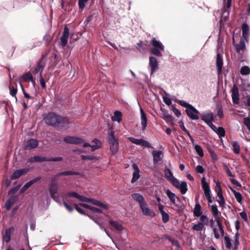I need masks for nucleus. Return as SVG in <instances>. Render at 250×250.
I'll list each match as a JSON object with an SVG mask.
<instances>
[{
	"label": "nucleus",
	"instance_id": "nucleus-56",
	"mask_svg": "<svg viewBox=\"0 0 250 250\" xmlns=\"http://www.w3.org/2000/svg\"><path fill=\"white\" fill-rule=\"evenodd\" d=\"M20 176L21 175L19 173V171H18V170H16L11 175L10 178L11 180H14L19 178Z\"/></svg>",
	"mask_w": 250,
	"mask_h": 250
},
{
	"label": "nucleus",
	"instance_id": "nucleus-41",
	"mask_svg": "<svg viewBox=\"0 0 250 250\" xmlns=\"http://www.w3.org/2000/svg\"><path fill=\"white\" fill-rule=\"evenodd\" d=\"M215 132L218 135L219 138L220 139L225 136V130L223 127H218Z\"/></svg>",
	"mask_w": 250,
	"mask_h": 250
},
{
	"label": "nucleus",
	"instance_id": "nucleus-13",
	"mask_svg": "<svg viewBox=\"0 0 250 250\" xmlns=\"http://www.w3.org/2000/svg\"><path fill=\"white\" fill-rule=\"evenodd\" d=\"M69 35V29L67 26H65L64 27L63 32L62 33V35L61 37V44L62 47H65L67 44L68 42V39Z\"/></svg>",
	"mask_w": 250,
	"mask_h": 250
},
{
	"label": "nucleus",
	"instance_id": "nucleus-49",
	"mask_svg": "<svg viewBox=\"0 0 250 250\" xmlns=\"http://www.w3.org/2000/svg\"><path fill=\"white\" fill-rule=\"evenodd\" d=\"M127 139L129 140L131 143L137 145H140L141 144V139H136L132 137H129L127 138Z\"/></svg>",
	"mask_w": 250,
	"mask_h": 250
},
{
	"label": "nucleus",
	"instance_id": "nucleus-23",
	"mask_svg": "<svg viewBox=\"0 0 250 250\" xmlns=\"http://www.w3.org/2000/svg\"><path fill=\"white\" fill-rule=\"evenodd\" d=\"M140 113H141V125L142 126V130H145L147 124V119L146 117V115L142 109V108H140Z\"/></svg>",
	"mask_w": 250,
	"mask_h": 250
},
{
	"label": "nucleus",
	"instance_id": "nucleus-39",
	"mask_svg": "<svg viewBox=\"0 0 250 250\" xmlns=\"http://www.w3.org/2000/svg\"><path fill=\"white\" fill-rule=\"evenodd\" d=\"M166 238L168 240L172 245L175 246L177 248H181V245L178 240H175L172 238L170 235H165Z\"/></svg>",
	"mask_w": 250,
	"mask_h": 250
},
{
	"label": "nucleus",
	"instance_id": "nucleus-6",
	"mask_svg": "<svg viewBox=\"0 0 250 250\" xmlns=\"http://www.w3.org/2000/svg\"><path fill=\"white\" fill-rule=\"evenodd\" d=\"M59 115L54 112H49L44 117V120L47 125L55 128Z\"/></svg>",
	"mask_w": 250,
	"mask_h": 250
},
{
	"label": "nucleus",
	"instance_id": "nucleus-46",
	"mask_svg": "<svg viewBox=\"0 0 250 250\" xmlns=\"http://www.w3.org/2000/svg\"><path fill=\"white\" fill-rule=\"evenodd\" d=\"M140 171H134L133 173L132 178L131 179V183L136 182L140 178Z\"/></svg>",
	"mask_w": 250,
	"mask_h": 250
},
{
	"label": "nucleus",
	"instance_id": "nucleus-59",
	"mask_svg": "<svg viewBox=\"0 0 250 250\" xmlns=\"http://www.w3.org/2000/svg\"><path fill=\"white\" fill-rule=\"evenodd\" d=\"M172 110L177 117H179L181 115V113L176 107L173 105L172 106Z\"/></svg>",
	"mask_w": 250,
	"mask_h": 250
},
{
	"label": "nucleus",
	"instance_id": "nucleus-44",
	"mask_svg": "<svg viewBox=\"0 0 250 250\" xmlns=\"http://www.w3.org/2000/svg\"><path fill=\"white\" fill-rule=\"evenodd\" d=\"M211 210L213 216L216 217L218 215L219 212L216 205H212L211 206ZM220 213H221V212H220Z\"/></svg>",
	"mask_w": 250,
	"mask_h": 250
},
{
	"label": "nucleus",
	"instance_id": "nucleus-48",
	"mask_svg": "<svg viewBox=\"0 0 250 250\" xmlns=\"http://www.w3.org/2000/svg\"><path fill=\"white\" fill-rule=\"evenodd\" d=\"M74 208L76 209V210L80 214L85 216H88L90 218H91V216L85 213L84 211L82 208H81L77 204H75Z\"/></svg>",
	"mask_w": 250,
	"mask_h": 250
},
{
	"label": "nucleus",
	"instance_id": "nucleus-2",
	"mask_svg": "<svg viewBox=\"0 0 250 250\" xmlns=\"http://www.w3.org/2000/svg\"><path fill=\"white\" fill-rule=\"evenodd\" d=\"M107 141L111 154L115 155L118 153L119 150V142L118 138L116 137L115 132L111 127L108 130Z\"/></svg>",
	"mask_w": 250,
	"mask_h": 250
},
{
	"label": "nucleus",
	"instance_id": "nucleus-53",
	"mask_svg": "<svg viewBox=\"0 0 250 250\" xmlns=\"http://www.w3.org/2000/svg\"><path fill=\"white\" fill-rule=\"evenodd\" d=\"M234 195L237 201L239 203L241 204L242 202L243 197H242V194L240 193V192H235V194Z\"/></svg>",
	"mask_w": 250,
	"mask_h": 250
},
{
	"label": "nucleus",
	"instance_id": "nucleus-18",
	"mask_svg": "<svg viewBox=\"0 0 250 250\" xmlns=\"http://www.w3.org/2000/svg\"><path fill=\"white\" fill-rule=\"evenodd\" d=\"M163 152L161 150H153L152 154L153 156V160L154 164H157L162 161L161 155Z\"/></svg>",
	"mask_w": 250,
	"mask_h": 250
},
{
	"label": "nucleus",
	"instance_id": "nucleus-36",
	"mask_svg": "<svg viewBox=\"0 0 250 250\" xmlns=\"http://www.w3.org/2000/svg\"><path fill=\"white\" fill-rule=\"evenodd\" d=\"M22 79L25 81H26L27 80L30 81L32 84L35 85V81L34 79L33 76L30 74V73L27 72L25 73L22 75Z\"/></svg>",
	"mask_w": 250,
	"mask_h": 250
},
{
	"label": "nucleus",
	"instance_id": "nucleus-58",
	"mask_svg": "<svg viewBox=\"0 0 250 250\" xmlns=\"http://www.w3.org/2000/svg\"><path fill=\"white\" fill-rule=\"evenodd\" d=\"M10 89V94L12 97H15L16 101H17V99L16 97V94L17 93V89L16 88H11V87H9Z\"/></svg>",
	"mask_w": 250,
	"mask_h": 250
},
{
	"label": "nucleus",
	"instance_id": "nucleus-50",
	"mask_svg": "<svg viewBox=\"0 0 250 250\" xmlns=\"http://www.w3.org/2000/svg\"><path fill=\"white\" fill-rule=\"evenodd\" d=\"M20 187V185H19L15 187L12 188L10 190H9L8 192V194L9 195H12L15 194L17 191L19 190Z\"/></svg>",
	"mask_w": 250,
	"mask_h": 250
},
{
	"label": "nucleus",
	"instance_id": "nucleus-38",
	"mask_svg": "<svg viewBox=\"0 0 250 250\" xmlns=\"http://www.w3.org/2000/svg\"><path fill=\"white\" fill-rule=\"evenodd\" d=\"M232 146L233 147V151L236 154H238L240 151V146L239 144L236 141L232 142Z\"/></svg>",
	"mask_w": 250,
	"mask_h": 250
},
{
	"label": "nucleus",
	"instance_id": "nucleus-1",
	"mask_svg": "<svg viewBox=\"0 0 250 250\" xmlns=\"http://www.w3.org/2000/svg\"><path fill=\"white\" fill-rule=\"evenodd\" d=\"M164 171L165 177L167 179L171 182L175 188L179 189L182 194H186L188 189L187 182L183 181L180 183L179 180L173 176L172 171L167 166L165 167Z\"/></svg>",
	"mask_w": 250,
	"mask_h": 250
},
{
	"label": "nucleus",
	"instance_id": "nucleus-27",
	"mask_svg": "<svg viewBox=\"0 0 250 250\" xmlns=\"http://www.w3.org/2000/svg\"><path fill=\"white\" fill-rule=\"evenodd\" d=\"M224 244L225 247V250H231L233 245H232L231 240L226 233V235L224 237Z\"/></svg>",
	"mask_w": 250,
	"mask_h": 250
},
{
	"label": "nucleus",
	"instance_id": "nucleus-61",
	"mask_svg": "<svg viewBox=\"0 0 250 250\" xmlns=\"http://www.w3.org/2000/svg\"><path fill=\"white\" fill-rule=\"evenodd\" d=\"M223 167H224V168L226 172V173L227 174V175L229 176V177H234V175L232 173V172L230 171L229 167L226 165H224Z\"/></svg>",
	"mask_w": 250,
	"mask_h": 250
},
{
	"label": "nucleus",
	"instance_id": "nucleus-28",
	"mask_svg": "<svg viewBox=\"0 0 250 250\" xmlns=\"http://www.w3.org/2000/svg\"><path fill=\"white\" fill-rule=\"evenodd\" d=\"M44 67L45 64L44 63H42V60L41 61H38L37 66L33 70L32 73L34 75H36L38 72H40V75H42Z\"/></svg>",
	"mask_w": 250,
	"mask_h": 250
},
{
	"label": "nucleus",
	"instance_id": "nucleus-7",
	"mask_svg": "<svg viewBox=\"0 0 250 250\" xmlns=\"http://www.w3.org/2000/svg\"><path fill=\"white\" fill-rule=\"evenodd\" d=\"M201 119L207 125L211 122H214V113L210 110H206L205 112L200 113Z\"/></svg>",
	"mask_w": 250,
	"mask_h": 250
},
{
	"label": "nucleus",
	"instance_id": "nucleus-17",
	"mask_svg": "<svg viewBox=\"0 0 250 250\" xmlns=\"http://www.w3.org/2000/svg\"><path fill=\"white\" fill-rule=\"evenodd\" d=\"M223 65V60L221 54L218 53L216 55V69L217 74L219 75L222 71V67Z\"/></svg>",
	"mask_w": 250,
	"mask_h": 250
},
{
	"label": "nucleus",
	"instance_id": "nucleus-21",
	"mask_svg": "<svg viewBox=\"0 0 250 250\" xmlns=\"http://www.w3.org/2000/svg\"><path fill=\"white\" fill-rule=\"evenodd\" d=\"M18 198V196L13 195L8 199L5 204V207L6 210H8L14 205L15 203L17 201Z\"/></svg>",
	"mask_w": 250,
	"mask_h": 250
},
{
	"label": "nucleus",
	"instance_id": "nucleus-26",
	"mask_svg": "<svg viewBox=\"0 0 250 250\" xmlns=\"http://www.w3.org/2000/svg\"><path fill=\"white\" fill-rule=\"evenodd\" d=\"M88 202H90L92 204L97 206L104 209H108L109 208V206L108 205L104 204L101 201L95 199L90 198Z\"/></svg>",
	"mask_w": 250,
	"mask_h": 250
},
{
	"label": "nucleus",
	"instance_id": "nucleus-9",
	"mask_svg": "<svg viewBox=\"0 0 250 250\" xmlns=\"http://www.w3.org/2000/svg\"><path fill=\"white\" fill-rule=\"evenodd\" d=\"M216 187L217 188V189L216 190V201L219 203L220 207H222V209H223L224 208V205L225 204V200L223 195L222 188L218 183H216Z\"/></svg>",
	"mask_w": 250,
	"mask_h": 250
},
{
	"label": "nucleus",
	"instance_id": "nucleus-33",
	"mask_svg": "<svg viewBox=\"0 0 250 250\" xmlns=\"http://www.w3.org/2000/svg\"><path fill=\"white\" fill-rule=\"evenodd\" d=\"M109 224L117 230L122 231L123 229L124 228L123 225L117 221L110 220L109 221Z\"/></svg>",
	"mask_w": 250,
	"mask_h": 250
},
{
	"label": "nucleus",
	"instance_id": "nucleus-57",
	"mask_svg": "<svg viewBox=\"0 0 250 250\" xmlns=\"http://www.w3.org/2000/svg\"><path fill=\"white\" fill-rule=\"evenodd\" d=\"M41 179V176H38V177H37L31 180H30L29 181H28L27 183V184L29 185V186L30 187L31 185H32L33 184L37 183V182L39 181Z\"/></svg>",
	"mask_w": 250,
	"mask_h": 250
},
{
	"label": "nucleus",
	"instance_id": "nucleus-54",
	"mask_svg": "<svg viewBox=\"0 0 250 250\" xmlns=\"http://www.w3.org/2000/svg\"><path fill=\"white\" fill-rule=\"evenodd\" d=\"M88 0H79L78 5L80 9H83L85 6V4L88 2Z\"/></svg>",
	"mask_w": 250,
	"mask_h": 250
},
{
	"label": "nucleus",
	"instance_id": "nucleus-62",
	"mask_svg": "<svg viewBox=\"0 0 250 250\" xmlns=\"http://www.w3.org/2000/svg\"><path fill=\"white\" fill-rule=\"evenodd\" d=\"M241 217L245 221L247 222L248 220V215L246 211H243L239 213Z\"/></svg>",
	"mask_w": 250,
	"mask_h": 250
},
{
	"label": "nucleus",
	"instance_id": "nucleus-31",
	"mask_svg": "<svg viewBox=\"0 0 250 250\" xmlns=\"http://www.w3.org/2000/svg\"><path fill=\"white\" fill-rule=\"evenodd\" d=\"M241 86L243 90L245 91L246 95L249 94L248 92H250V83L247 80H241Z\"/></svg>",
	"mask_w": 250,
	"mask_h": 250
},
{
	"label": "nucleus",
	"instance_id": "nucleus-30",
	"mask_svg": "<svg viewBox=\"0 0 250 250\" xmlns=\"http://www.w3.org/2000/svg\"><path fill=\"white\" fill-rule=\"evenodd\" d=\"M81 173L78 171H64L61 172H59L55 175L56 177L60 176H69V175H80Z\"/></svg>",
	"mask_w": 250,
	"mask_h": 250
},
{
	"label": "nucleus",
	"instance_id": "nucleus-43",
	"mask_svg": "<svg viewBox=\"0 0 250 250\" xmlns=\"http://www.w3.org/2000/svg\"><path fill=\"white\" fill-rule=\"evenodd\" d=\"M240 73L242 75H247L250 74V68L248 66H244L240 69Z\"/></svg>",
	"mask_w": 250,
	"mask_h": 250
},
{
	"label": "nucleus",
	"instance_id": "nucleus-14",
	"mask_svg": "<svg viewBox=\"0 0 250 250\" xmlns=\"http://www.w3.org/2000/svg\"><path fill=\"white\" fill-rule=\"evenodd\" d=\"M242 37L248 42L250 36V27L246 22H244L242 25Z\"/></svg>",
	"mask_w": 250,
	"mask_h": 250
},
{
	"label": "nucleus",
	"instance_id": "nucleus-34",
	"mask_svg": "<svg viewBox=\"0 0 250 250\" xmlns=\"http://www.w3.org/2000/svg\"><path fill=\"white\" fill-rule=\"evenodd\" d=\"M122 113L121 111L116 110L114 113V116L112 117L113 122H117L120 123L122 121Z\"/></svg>",
	"mask_w": 250,
	"mask_h": 250
},
{
	"label": "nucleus",
	"instance_id": "nucleus-11",
	"mask_svg": "<svg viewBox=\"0 0 250 250\" xmlns=\"http://www.w3.org/2000/svg\"><path fill=\"white\" fill-rule=\"evenodd\" d=\"M39 142L36 139H30L25 143L23 146L24 150H30L35 148L38 146Z\"/></svg>",
	"mask_w": 250,
	"mask_h": 250
},
{
	"label": "nucleus",
	"instance_id": "nucleus-42",
	"mask_svg": "<svg viewBox=\"0 0 250 250\" xmlns=\"http://www.w3.org/2000/svg\"><path fill=\"white\" fill-rule=\"evenodd\" d=\"M194 147L196 153L200 157H202L204 156V152L203 149L200 145L196 144Z\"/></svg>",
	"mask_w": 250,
	"mask_h": 250
},
{
	"label": "nucleus",
	"instance_id": "nucleus-64",
	"mask_svg": "<svg viewBox=\"0 0 250 250\" xmlns=\"http://www.w3.org/2000/svg\"><path fill=\"white\" fill-rule=\"evenodd\" d=\"M200 217V220L202 222H204L205 224L207 225L208 223V218L207 216L205 215H201Z\"/></svg>",
	"mask_w": 250,
	"mask_h": 250
},
{
	"label": "nucleus",
	"instance_id": "nucleus-3",
	"mask_svg": "<svg viewBox=\"0 0 250 250\" xmlns=\"http://www.w3.org/2000/svg\"><path fill=\"white\" fill-rule=\"evenodd\" d=\"M179 104L186 108L185 112L188 117L192 120H197L199 119L198 114L200 112L192 104L182 100H176Z\"/></svg>",
	"mask_w": 250,
	"mask_h": 250
},
{
	"label": "nucleus",
	"instance_id": "nucleus-63",
	"mask_svg": "<svg viewBox=\"0 0 250 250\" xmlns=\"http://www.w3.org/2000/svg\"><path fill=\"white\" fill-rule=\"evenodd\" d=\"M90 198H87L83 195L79 194L77 199H78L80 201L88 202Z\"/></svg>",
	"mask_w": 250,
	"mask_h": 250
},
{
	"label": "nucleus",
	"instance_id": "nucleus-40",
	"mask_svg": "<svg viewBox=\"0 0 250 250\" xmlns=\"http://www.w3.org/2000/svg\"><path fill=\"white\" fill-rule=\"evenodd\" d=\"M204 228V225L202 222H198L197 224H194L192 227V229L194 230L200 231H202Z\"/></svg>",
	"mask_w": 250,
	"mask_h": 250
},
{
	"label": "nucleus",
	"instance_id": "nucleus-8",
	"mask_svg": "<svg viewBox=\"0 0 250 250\" xmlns=\"http://www.w3.org/2000/svg\"><path fill=\"white\" fill-rule=\"evenodd\" d=\"M235 228L237 232L234 236L233 246L232 248L233 250H238L239 246L240 245L239 237L240 234L238 232L239 230L240 229V222L239 220H236L235 222Z\"/></svg>",
	"mask_w": 250,
	"mask_h": 250
},
{
	"label": "nucleus",
	"instance_id": "nucleus-24",
	"mask_svg": "<svg viewBox=\"0 0 250 250\" xmlns=\"http://www.w3.org/2000/svg\"><path fill=\"white\" fill-rule=\"evenodd\" d=\"M166 193L171 203H172L175 207L179 208L180 206L176 203V194L171 191L169 189L166 190Z\"/></svg>",
	"mask_w": 250,
	"mask_h": 250
},
{
	"label": "nucleus",
	"instance_id": "nucleus-5",
	"mask_svg": "<svg viewBox=\"0 0 250 250\" xmlns=\"http://www.w3.org/2000/svg\"><path fill=\"white\" fill-rule=\"evenodd\" d=\"M71 122L68 117L59 115L55 128L58 130H67Z\"/></svg>",
	"mask_w": 250,
	"mask_h": 250
},
{
	"label": "nucleus",
	"instance_id": "nucleus-10",
	"mask_svg": "<svg viewBox=\"0 0 250 250\" xmlns=\"http://www.w3.org/2000/svg\"><path fill=\"white\" fill-rule=\"evenodd\" d=\"M65 142L70 144L78 145L84 142V140L81 137L75 136H66L64 138Z\"/></svg>",
	"mask_w": 250,
	"mask_h": 250
},
{
	"label": "nucleus",
	"instance_id": "nucleus-19",
	"mask_svg": "<svg viewBox=\"0 0 250 250\" xmlns=\"http://www.w3.org/2000/svg\"><path fill=\"white\" fill-rule=\"evenodd\" d=\"M195 200L196 204L193 209V214L194 216L199 217L202 214L203 212L201 211V206L198 201L197 197H195Z\"/></svg>",
	"mask_w": 250,
	"mask_h": 250
},
{
	"label": "nucleus",
	"instance_id": "nucleus-60",
	"mask_svg": "<svg viewBox=\"0 0 250 250\" xmlns=\"http://www.w3.org/2000/svg\"><path fill=\"white\" fill-rule=\"evenodd\" d=\"M244 124L250 131V118L249 117L245 118L244 119Z\"/></svg>",
	"mask_w": 250,
	"mask_h": 250
},
{
	"label": "nucleus",
	"instance_id": "nucleus-35",
	"mask_svg": "<svg viewBox=\"0 0 250 250\" xmlns=\"http://www.w3.org/2000/svg\"><path fill=\"white\" fill-rule=\"evenodd\" d=\"M48 190L52 198L56 202H58V198L56 195L58 192L57 187H49Z\"/></svg>",
	"mask_w": 250,
	"mask_h": 250
},
{
	"label": "nucleus",
	"instance_id": "nucleus-20",
	"mask_svg": "<svg viewBox=\"0 0 250 250\" xmlns=\"http://www.w3.org/2000/svg\"><path fill=\"white\" fill-rule=\"evenodd\" d=\"M14 230V227H10L5 230L4 233L2 235L3 241L6 243H8L11 240V232Z\"/></svg>",
	"mask_w": 250,
	"mask_h": 250
},
{
	"label": "nucleus",
	"instance_id": "nucleus-45",
	"mask_svg": "<svg viewBox=\"0 0 250 250\" xmlns=\"http://www.w3.org/2000/svg\"><path fill=\"white\" fill-rule=\"evenodd\" d=\"M160 50V49L158 48L153 47L151 49V53L156 56L161 57L162 56V54Z\"/></svg>",
	"mask_w": 250,
	"mask_h": 250
},
{
	"label": "nucleus",
	"instance_id": "nucleus-37",
	"mask_svg": "<svg viewBox=\"0 0 250 250\" xmlns=\"http://www.w3.org/2000/svg\"><path fill=\"white\" fill-rule=\"evenodd\" d=\"M163 115L165 119L167 120L168 121L170 122L171 124H173V122L174 121V118L172 117V115L169 114L167 110L163 111Z\"/></svg>",
	"mask_w": 250,
	"mask_h": 250
},
{
	"label": "nucleus",
	"instance_id": "nucleus-52",
	"mask_svg": "<svg viewBox=\"0 0 250 250\" xmlns=\"http://www.w3.org/2000/svg\"><path fill=\"white\" fill-rule=\"evenodd\" d=\"M162 214V221H163V223H167V222H168L169 220V216L168 214L167 213H166V212H162V214Z\"/></svg>",
	"mask_w": 250,
	"mask_h": 250
},
{
	"label": "nucleus",
	"instance_id": "nucleus-29",
	"mask_svg": "<svg viewBox=\"0 0 250 250\" xmlns=\"http://www.w3.org/2000/svg\"><path fill=\"white\" fill-rule=\"evenodd\" d=\"M201 184L204 194L211 192L209 184L206 181L205 177H203L201 179Z\"/></svg>",
	"mask_w": 250,
	"mask_h": 250
},
{
	"label": "nucleus",
	"instance_id": "nucleus-4",
	"mask_svg": "<svg viewBox=\"0 0 250 250\" xmlns=\"http://www.w3.org/2000/svg\"><path fill=\"white\" fill-rule=\"evenodd\" d=\"M62 160L63 158L62 157L47 158L44 156L36 155L29 158L28 162L29 163H33L34 162L41 163L42 162H58L62 161Z\"/></svg>",
	"mask_w": 250,
	"mask_h": 250
},
{
	"label": "nucleus",
	"instance_id": "nucleus-55",
	"mask_svg": "<svg viewBox=\"0 0 250 250\" xmlns=\"http://www.w3.org/2000/svg\"><path fill=\"white\" fill-rule=\"evenodd\" d=\"M179 124H180V127L182 129V130L184 131L188 135H189L190 132L185 127L183 122L181 120L179 121Z\"/></svg>",
	"mask_w": 250,
	"mask_h": 250
},
{
	"label": "nucleus",
	"instance_id": "nucleus-15",
	"mask_svg": "<svg viewBox=\"0 0 250 250\" xmlns=\"http://www.w3.org/2000/svg\"><path fill=\"white\" fill-rule=\"evenodd\" d=\"M232 100L234 104L239 103V89L236 85L234 84L232 89Z\"/></svg>",
	"mask_w": 250,
	"mask_h": 250
},
{
	"label": "nucleus",
	"instance_id": "nucleus-47",
	"mask_svg": "<svg viewBox=\"0 0 250 250\" xmlns=\"http://www.w3.org/2000/svg\"><path fill=\"white\" fill-rule=\"evenodd\" d=\"M81 159L82 160H97L98 158L96 156L92 155H81Z\"/></svg>",
	"mask_w": 250,
	"mask_h": 250
},
{
	"label": "nucleus",
	"instance_id": "nucleus-32",
	"mask_svg": "<svg viewBox=\"0 0 250 250\" xmlns=\"http://www.w3.org/2000/svg\"><path fill=\"white\" fill-rule=\"evenodd\" d=\"M151 44L153 46V47L158 48L162 51H164L165 49V47L163 44L154 38L151 40Z\"/></svg>",
	"mask_w": 250,
	"mask_h": 250
},
{
	"label": "nucleus",
	"instance_id": "nucleus-25",
	"mask_svg": "<svg viewBox=\"0 0 250 250\" xmlns=\"http://www.w3.org/2000/svg\"><path fill=\"white\" fill-rule=\"evenodd\" d=\"M132 199L139 203V206L146 203L143 196L139 193H133L131 195Z\"/></svg>",
	"mask_w": 250,
	"mask_h": 250
},
{
	"label": "nucleus",
	"instance_id": "nucleus-16",
	"mask_svg": "<svg viewBox=\"0 0 250 250\" xmlns=\"http://www.w3.org/2000/svg\"><path fill=\"white\" fill-rule=\"evenodd\" d=\"M146 203H145L143 205H141L140 206L143 213L147 216H149L151 217H153L155 216V214L154 212L149 209L148 207H146Z\"/></svg>",
	"mask_w": 250,
	"mask_h": 250
},
{
	"label": "nucleus",
	"instance_id": "nucleus-22",
	"mask_svg": "<svg viewBox=\"0 0 250 250\" xmlns=\"http://www.w3.org/2000/svg\"><path fill=\"white\" fill-rule=\"evenodd\" d=\"M245 47H246V45H245V43L244 40H242V39H241L240 40V42H239V43L237 44L236 45V49L237 52L239 53L240 54V55L241 56L239 58V60L240 62H244V59L243 58V55L241 54L240 53V51L241 50H244L245 49Z\"/></svg>",
	"mask_w": 250,
	"mask_h": 250
},
{
	"label": "nucleus",
	"instance_id": "nucleus-51",
	"mask_svg": "<svg viewBox=\"0 0 250 250\" xmlns=\"http://www.w3.org/2000/svg\"><path fill=\"white\" fill-rule=\"evenodd\" d=\"M140 145L147 148H153V147L152 146L151 144L148 141L143 140L142 139H141V140Z\"/></svg>",
	"mask_w": 250,
	"mask_h": 250
},
{
	"label": "nucleus",
	"instance_id": "nucleus-12",
	"mask_svg": "<svg viewBox=\"0 0 250 250\" xmlns=\"http://www.w3.org/2000/svg\"><path fill=\"white\" fill-rule=\"evenodd\" d=\"M149 66L150 67V75H152L158 69V63L156 58L153 56L149 58Z\"/></svg>",
	"mask_w": 250,
	"mask_h": 250
}]
</instances>
